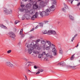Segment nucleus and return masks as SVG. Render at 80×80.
Here are the masks:
<instances>
[{
  "label": "nucleus",
  "instance_id": "nucleus-1",
  "mask_svg": "<svg viewBox=\"0 0 80 80\" xmlns=\"http://www.w3.org/2000/svg\"><path fill=\"white\" fill-rule=\"evenodd\" d=\"M27 47L28 48L27 52L29 54H31L32 53V51L34 50H40V47H38V45L37 43L34 45L33 46L32 45L28 44Z\"/></svg>",
  "mask_w": 80,
  "mask_h": 80
},
{
  "label": "nucleus",
  "instance_id": "nucleus-2",
  "mask_svg": "<svg viewBox=\"0 0 80 80\" xmlns=\"http://www.w3.org/2000/svg\"><path fill=\"white\" fill-rule=\"evenodd\" d=\"M50 9H47L45 10V11H42V12H40V16L42 17L43 16H45V15H48L50 12Z\"/></svg>",
  "mask_w": 80,
  "mask_h": 80
},
{
  "label": "nucleus",
  "instance_id": "nucleus-3",
  "mask_svg": "<svg viewBox=\"0 0 80 80\" xmlns=\"http://www.w3.org/2000/svg\"><path fill=\"white\" fill-rule=\"evenodd\" d=\"M54 47L55 45L53 44H52V46H48V44H46V45L42 46V48H45L46 50H49L52 47L53 48Z\"/></svg>",
  "mask_w": 80,
  "mask_h": 80
},
{
  "label": "nucleus",
  "instance_id": "nucleus-4",
  "mask_svg": "<svg viewBox=\"0 0 80 80\" xmlns=\"http://www.w3.org/2000/svg\"><path fill=\"white\" fill-rule=\"evenodd\" d=\"M3 11L4 13H5V14H6V15L12 14V11L10 9L4 8L3 9Z\"/></svg>",
  "mask_w": 80,
  "mask_h": 80
},
{
  "label": "nucleus",
  "instance_id": "nucleus-5",
  "mask_svg": "<svg viewBox=\"0 0 80 80\" xmlns=\"http://www.w3.org/2000/svg\"><path fill=\"white\" fill-rule=\"evenodd\" d=\"M48 22H49V21H45L43 22L39 23V26H40V27H41V28H42L43 26H45V25H46L47 24H48Z\"/></svg>",
  "mask_w": 80,
  "mask_h": 80
},
{
  "label": "nucleus",
  "instance_id": "nucleus-6",
  "mask_svg": "<svg viewBox=\"0 0 80 80\" xmlns=\"http://www.w3.org/2000/svg\"><path fill=\"white\" fill-rule=\"evenodd\" d=\"M57 35V32L53 30H49L48 31V35Z\"/></svg>",
  "mask_w": 80,
  "mask_h": 80
},
{
  "label": "nucleus",
  "instance_id": "nucleus-7",
  "mask_svg": "<svg viewBox=\"0 0 80 80\" xmlns=\"http://www.w3.org/2000/svg\"><path fill=\"white\" fill-rule=\"evenodd\" d=\"M6 66L9 67H11V68H13V67H14V65L9 62H6Z\"/></svg>",
  "mask_w": 80,
  "mask_h": 80
},
{
  "label": "nucleus",
  "instance_id": "nucleus-8",
  "mask_svg": "<svg viewBox=\"0 0 80 80\" xmlns=\"http://www.w3.org/2000/svg\"><path fill=\"white\" fill-rule=\"evenodd\" d=\"M38 12H36L35 13V14L31 17V20H35V18H37V17H38Z\"/></svg>",
  "mask_w": 80,
  "mask_h": 80
},
{
  "label": "nucleus",
  "instance_id": "nucleus-9",
  "mask_svg": "<svg viewBox=\"0 0 80 80\" xmlns=\"http://www.w3.org/2000/svg\"><path fill=\"white\" fill-rule=\"evenodd\" d=\"M9 35H10V37H11V38H15V37H16L15 34L12 32H10L9 33Z\"/></svg>",
  "mask_w": 80,
  "mask_h": 80
},
{
  "label": "nucleus",
  "instance_id": "nucleus-10",
  "mask_svg": "<svg viewBox=\"0 0 80 80\" xmlns=\"http://www.w3.org/2000/svg\"><path fill=\"white\" fill-rule=\"evenodd\" d=\"M45 3L43 1H42L38 5V7H39V8L44 7H45Z\"/></svg>",
  "mask_w": 80,
  "mask_h": 80
},
{
  "label": "nucleus",
  "instance_id": "nucleus-11",
  "mask_svg": "<svg viewBox=\"0 0 80 80\" xmlns=\"http://www.w3.org/2000/svg\"><path fill=\"white\" fill-rule=\"evenodd\" d=\"M64 8L65 9H64V8H62V10L63 12H65L66 10H68V7L67 4H65V3H64Z\"/></svg>",
  "mask_w": 80,
  "mask_h": 80
},
{
  "label": "nucleus",
  "instance_id": "nucleus-12",
  "mask_svg": "<svg viewBox=\"0 0 80 80\" xmlns=\"http://www.w3.org/2000/svg\"><path fill=\"white\" fill-rule=\"evenodd\" d=\"M46 56L47 57H49V58H53V56H52V54L50 53H48L47 54H46Z\"/></svg>",
  "mask_w": 80,
  "mask_h": 80
},
{
  "label": "nucleus",
  "instance_id": "nucleus-13",
  "mask_svg": "<svg viewBox=\"0 0 80 80\" xmlns=\"http://www.w3.org/2000/svg\"><path fill=\"white\" fill-rule=\"evenodd\" d=\"M41 43L42 45V46H44V45H46V41H45L44 40H41Z\"/></svg>",
  "mask_w": 80,
  "mask_h": 80
},
{
  "label": "nucleus",
  "instance_id": "nucleus-14",
  "mask_svg": "<svg viewBox=\"0 0 80 80\" xmlns=\"http://www.w3.org/2000/svg\"><path fill=\"white\" fill-rule=\"evenodd\" d=\"M30 13L32 15H33L35 12V11L34 9H31L29 11Z\"/></svg>",
  "mask_w": 80,
  "mask_h": 80
},
{
  "label": "nucleus",
  "instance_id": "nucleus-15",
  "mask_svg": "<svg viewBox=\"0 0 80 80\" xmlns=\"http://www.w3.org/2000/svg\"><path fill=\"white\" fill-rule=\"evenodd\" d=\"M30 3L31 5H33L34 6V5H36V4H37V2L35 1H32L30 2Z\"/></svg>",
  "mask_w": 80,
  "mask_h": 80
},
{
  "label": "nucleus",
  "instance_id": "nucleus-16",
  "mask_svg": "<svg viewBox=\"0 0 80 80\" xmlns=\"http://www.w3.org/2000/svg\"><path fill=\"white\" fill-rule=\"evenodd\" d=\"M46 44L48 43V45L52 46V43H51V42L49 41L46 40Z\"/></svg>",
  "mask_w": 80,
  "mask_h": 80
},
{
  "label": "nucleus",
  "instance_id": "nucleus-17",
  "mask_svg": "<svg viewBox=\"0 0 80 80\" xmlns=\"http://www.w3.org/2000/svg\"><path fill=\"white\" fill-rule=\"evenodd\" d=\"M37 50L38 49H35L34 50H33V53L34 54H39V53H40V52L38 51H36V50Z\"/></svg>",
  "mask_w": 80,
  "mask_h": 80
},
{
  "label": "nucleus",
  "instance_id": "nucleus-18",
  "mask_svg": "<svg viewBox=\"0 0 80 80\" xmlns=\"http://www.w3.org/2000/svg\"><path fill=\"white\" fill-rule=\"evenodd\" d=\"M58 65L61 66H64L65 65V62H59L58 64Z\"/></svg>",
  "mask_w": 80,
  "mask_h": 80
},
{
  "label": "nucleus",
  "instance_id": "nucleus-19",
  "mask_svg": "<svg viewBox=\"0 0 80 80\" xmlns=\"http://www.w3.org/2000/svg\"><path fill=\"white\" fill-rule=\"evenodd\" d=\"M28 15L26 14H24L22 17V20H24L26 18H27V16Z\"/></svg>",
  "mask_w": 80,
  "mask_h": 80
},
{
  "label": "nucleus",
  "instance_id": "nucleus-20",
  "mask_svg": "<svg viewBox=\"0 0 80 80\" xmlns=\"http://www.w3.org/2000/svg\"><path fill=\"white\" fill-rule=\"evenodd\" d=\"M19 10L20 12H24L25 11V8H20L19 9Z\"/></svg>",
  "mask_w": 80,
  "mask_h": 80
},
{
  "label": "nucleus",
  "instance_id": "nucleus-21",
  "mask_svg": "<svg viewBox=\"0 0 80 80\" xmlns=\"http://www.w3.org/2000/svg\"><path fill=\"white\" fill-rule=\"evenodd\" d=\"M0 27L2 28H4V29H7V27L6 26L3 25L2 24H0Z\"/></svg>",
  "mask_w": 80,
  "mask_h": 80
},
{
  "label": "nucleus",
  "instance_id": "nucleus-22",
  "mask_svg": "<svg viewBox=\"0 0 80 80\" xmlns=\"http://www.w3.org/2000/svg\"><path fill=\"white\" fill-rule=\"evenodd\" d=\"M51 48H52V52H53V53L54 52H57V50H56V49L55 48V46L54 47H52V48L51 47Z\"/></svg>",
  "mask_w": 80,
  "mask_h": 80
},
{
  "label": "nucleus",
  "instance_id": "nucleus-23",
  "mask_svg": "<svg viewBox=\"0 0 80 80\" xmlns=\"http://www.w3.org/2000/svg\"><path fill=\"white\" fill-rule=\"evenodd\" d=\"M51 11H54V10H55V6L52 5L51 7Z\"/></svg>",
  "mask_w": 80,
  "mask_h": 80
},
{
  "label": "nucleus",
  "instance_id": "nucleus-24",
  "mask_svg": "<svg viewBox=\"0 0 80 80\" xmlns=\"http://www.w3.org/2000/svg\"><path fill=\"white\" fill-rule=\"evenodd\" d=\"M42 33L43 34H48V31L47 30H44L43 31Z\"/></svg>",
  "mask_w": 80,
  "mask_h": 80
},
{
  "label": "nucleus",
  "instance_id": "nucleus-25",
  "mask_svg": "<svg viewBox=\"0 0 80 80\" xmlns=\"http://www.w3.org/2000/svg\"><path fill=\"white\" fill-rule=\"evenodd\" d=\"M69 18L70 20H74V18L73 17L72 15H69Z\"/></svg>",
  "mask_w": 80,
  "mask_h": 80
},
{
  "label": "nucleus",
  "instance_id": "nucleus-26",
  "mask_svg": "<svg viewBox=\"0 0 80 80\" xmlns=\"http://www.w3.org/2000/svg\"><path fill=\"white\" fill-rule=\"evenodd\" d=\"M31 6V5H30V3L28 4H27L26 6V8H29L30 7V6Z\"/></svg>",
  "mask_w": 80,
  "mask_h": 80
},
{
  "label": "nucleus",
  "instance_id": "nucleus-27",
  "mask_svg": "<svg viewBox=\"0 0 80 80\" xmlns=\"http://www.w3.org/2000/svg\"><path fill=\"white\" fill-rule=\"evenodd\" d=\"M43 54H40L38 56V58H42L43 57Z\"/></svg>",
  "mask_w": 80,
  "mask_h": 80
},
{
  "label": "nucleus",
  "instance_id": "nucleus-28",
  "mask_svg": "<svg viewBox=\"0 0 80 80\" xmlns=\"http://www.w3.org/2000/svg\"><path fill=\"white\" fill-rule=\"evenodd\" d=\"M38 6H37V5H34L33 6V8L34 9H37V8H38Z\"/></svg>",
  "mask_w": 80,
  "mask_h": 80
},
{
  "label": "nucleus",
  "instance_id": "nucleus-29",
  "mask_svg": "<svg viewBox=\"0 0 80 80\" xmlns=\"http://www.w3.org/2000/svg\"><path fill=\"white\" fill-rule=\"evenodd\" d=\"M23 34V28H22L19 32L20 35H22Z\"/></svg>",
  "mask_w": 80,
  "mask_h": 80
},
{
  "label": "nucleus",
  "instance_id": "nucleus-30",
  "mask_svg": "<svg viewBox=\"0 0 80 80\" xmlns=\"http://www.w3.org/2000/svg\"><path fill=\"white\" fill-rule=\"evenodd\" d=\"M25 65L26 67H28L30 65V64H28V62H26L25 63Z\"/></svg>",
  "mask_w": 80,
  "mask_h": 80
},
{
  "label": "nucleus",
  "instance_id": "nucleus-31",
  "mask_svg": "<svg viewBox=\"0 0 80 80\" xmlns=\"http://www.w3.org/2000/svg\"><path fill=\"white\" fill-rule=\"evenodd\" d=\"M29 12V10H28L25 9V10L24 12H25V13H28V12Z\"/></svg>",
  "mask_w": 80,
  "mask_h": 80
},
{
  "label": "nucleus",
  "instance_id": "nucleus-32",
  "mask_svg": "<svg viewBox=\"0 0 80 80\" xmlns=\"http://www.w3.org/2000/svg\"><path fill=\"white\" fill-rule=\"evenodd\" d=\"M52 0V1H53V3H52V4H55L56 3V0Z\"/></svg>",
  "mask_w": 80,
  "mask_h": 80
},
{
  "label": "nucleus",
  "instance_id": "nucleus-33",
  "mask_svg": "<svg viewBox=\"0 0 80 80\" xmlns=\"http://www.w3.org/2000/svg\"><path fill=\"white\" fill-rule=\"evenodd\" d=\"M19 22H20V21L18 20H16L15 22V24H17V23H19Z\"/></svg>",
  "mask_w": 80,
  "mask_h": 80
},
{
  "label": "nucleus",
  "instance_id": "nucleus-34",
  "mask_svg": "<svg viewBox=\"0 0 80 80\" xmlns=\"http://www.w3.org/2000/svg\"><path fill=\"white\" fill-rule=\"evenodd\" d=\"M74 55H72L71 57V60H73V59H74Z\"/></svg>",
  "mask_w": 80,
  "mask_h": 80
},
{
  "label": "nucleus",
  "instance_id": "nucleus-35",
  "mask_svg": "<svg viewBox=\"0 0 80 80\" xmlns=\"http://www.w3.org/2000/svg\"><path fill=\"white\" fill-rule=\"evenodd\" d=\"M42 54L43 56V55H45L46 56V55H47V54H46V53H45V52H43Z\"/></svg>",
  "mask_w": 80,
  "mask_h": 80
},
{
  "label": "nucleus",
  "instance_id": "nucleus-36",
  "mask_svg": "<svg viewBox=\"0 0 80 80\" xmlns=\"http://www.w3.org/2000/svg\"><path fill=\"white\" fill-rule=\"evenodd\" d=\"M11 52H12V50H9L7 52V53H10Z\"/></svg>",
  "mask_w": 80,
  "mask_h": 80
},
{
  "label": "nucleus",
  "instance_id": "nucleus-37",
  "mask_svg": "<svg viewBox=\"0 0 80 80\" xmlns=\"http://www.w3.org/2000/svg\"><path fill=\"white\" fill-rule=\"evenodd\" d=\"M34 68H35V69H37L38 67L37 66H34Z\"/></svg>",
  "mask_w": 80,
  "mask_h": 80
},
{
  "label": "nucleus",
  "instance_id": "nucleus-38",
  "mask_svg": "<svg viewBox=\"0 0 80 80\" xmlns=\"http://www.w3.org/2000/svg\"><path fill=\"white\" fill-rule=\"evenodd\" d=\"M39 42H40V39H38L36 41V42L37 43H38Z\"/></svg>",
  "mask_w": 80,
  "mask_h": 80
},
{
  "label": "nucleus",
  "instance_id": "nucleus-39",
  "mask_svg": "<svg viewBox=\"0 0 80 80\" xmlns=\"http://www.w3.org/2000/svg\"><path fill=\"white\" fill-rule=\"evenodd\" d=\"M28 73H33V72H32V71H30V70H28Z\"/></svg>",
  "mask_w": 80,
  "mask_h": 80
},
{
  "label": "nucleus",
  "instance_id": "nucleus-40",
  "mask_svg": "<svg viewBox=\"0 0 80 80\" xmlns=\"http://www.w3.org/2000/svg\"><path fill=\"white\" fill-rule=\"evenodd\" d=\"M21 8H24V7H25V5H21Z\"/></svg>",
  "mask_w": 80,
  "mask_h": 80
},
{
  "label": "nucleus",
  "instance_id": "nucleus-41",
  "mask_svg": "<svg viewBox=\"0 0 80 80\" xmlns=\"http://www.w3.org/2000/svg\"><path fill=\"white\" fill-rule=\"evenodd\" d=\"M25 37V35L24 34H22L21 36V38H23V37Z\"/></svg>",
  "mask_w": 80,
  "mask_h": 80
},
{
  "label": "nucleus",
  "instance_id": "nucleus-42",
  "mask_svg": "<svg viewBox=\"0 0 80 80\" xmlns=\"http://www.w3.org/2000/svg\"><path fill=\"white\" fill-rule=\"evenodd\" d=\"M59 53H60V54H62V53H63V51H62V50H60L59 51Z\"/></svg>",
  "mask_w": 80,
  "mask_h": 80
},
{
  "label": "nucleus",
  "instance_id": "nucleus-43",
  "mask_svg": "<svg viewBox=\"0 0 80 80\" xmlns=\"http://www.w3.org/2000/svg\"><path fill=\"white\" fill-rule=\"evenodd\" d=\"M74 39H75V37H72V38L71 39V41L73 42V40H74Z\"/></svg>",
  "mask_w": 80,
  "mask_h": 80
},
{
  "label": "nucleus",
  "instance_id": "nucleus-44",
  "mask_svg": "<svg viewBox=\"0 0 80 80\" xmlns=\"http://www.w3.org/2000/svg\"><path fill=\"white\" fill-rule=\"evenodd\" d=\"M40 73V71H38L36 73V75H38V74H39Z\"/></svg>",
  "mask_w": 80,
  "mask_h": 80
},
{
  "label": "nucleus",
  "instance_id": "nucleus-45",
  "mask_svg": "<svg viewBox=\"0 0 80 80\" xmlns=\"http://www.w3.org/2000/svg\"><path fill=\"white\" fill-rule=\"evenodd\" d=\"M39 27V25H37L35 28L34 29H37V28H38V27Z\"/></svg>",
  "mask_w": 80,
  "mask_h": 80
},
{
  "label": "nucleus",
  "instance_id": "nucleus-46",
  "mask_svg": "<svg viewBox=\"0 0 80 80\" xmlns=\"http://www.w3.org/2000/svg\"><path fill=\"white\" fill-rule=\"evenodd\" d=\"M33 38V36H31L29 37V38H30V39Z\"/></svg>",
  "mask_w": 80,
  "mask_h": 80
},
{
  "label": "nucleus",
  "instance_id": "nucleus-47",
  "mask_svg": "<svg viewBox=\"0 0 80 80\" xmlns=\"http://www.w3.org/2000/svg\"><path fill=\"white\" fill-rule=\"evenodd\" d=\"M80 2H79L78 4H77V6L78 7V6H80Z\"/></svg>",
  "mask_w": 80,
  "mask_h": 80
},
{
  "label": "nucleus",
  "instance_id": "nucleus-48",
  "mask_svg": "<svg viewBox=\"0 0 80 80\" xmlns=\"http://www.w3.org/2000/svg\"><path fill=\"white\" fill-rule=\"evenodd\" d=\"M74 0H71V4H72V3H73V2Z\"/></svg>",
  "mask_w": 80,
  "mask_h": 80
},
{
  "label": "nucleus",
  "instance_id": "nucleus-49",
  "mask_svg": "<svg viewBox=\"0 0 80 80\" xmlns=\"http://www.w3.org/2000/svg\"><path fill=\"white\" fill-rule=\"evenodd\" d=\"M57 52H54V55H57Z\"/></svg>",
  "mask_w": 80,
  "mask_h": 80
},
{
  "label": "nucleus",
  "instance_id": "nucleus-50",
  "mask_svg": "<svg viewBox=\"0 0 80 80\" xmlns=\"http://www.w3.org/2000/svg\"><path fill=\"white\" fill-rule=\"evenodd\" d=\"M34 30V28L32 29L31 30L30 32H32V31H33Z\"/></svg>",
  "mask_w": 80,
  "mask_h": 80
},
{
  "label": "nucleus",
  "instance_id": "nucleus-51",
  "mask_svg": "<svg viewBox=\"0 0 80 80\" xmlns=\"http://www.w3.org/2000/svg\"><path fill=\"white\" fill-rule=\"evenodd\" d=\"M28 63H33L31 62V61H28Z\"/></svg>",
  "mask_w": 80,
  "mask_h": 80
},
{
  "label": "nucleus",
  "instance_id": "nucleus-52",
  "mask_svg": "<svg viewBox=\"0 0 80 80\" xmlns=\"http://www.w3.org/2000/svg\"><path fill=\"white\" fill-rule=\"evenodd\" d=\"M25 77L26 78V79H25V80H27V76L26 75H25Z\"/></svg>",
  "mask_w": 80,
  "mask_h": 80
},
{
  "label": "nucleus",
  "instance_id": "nucleus-53",
  "mask_svg": "<svg viewBox=\"0 0 80 80\" xmlns=\"http://www.w3.org/2000/svg\"><path fill=\"white\" fill-rule=\"evenodd\" d=\"M77 34H76L74 36V38H75V37H77Z\"/></svg>",
  "mask_w": 80,
  "mask_h": 80
},
{
  "label": "nucleus",
  "instance_id": "nucleus-54",
  "mask_svg": "<svg viewBox=\"0 0 80 80\" xmlns=\"http://www.w3.org/2000/svg\"><path fill=\"white\" fill-rule=\"evenodd\" d=\"M43 72V69H41V70L40 72Z\"/></svg>",
  "mask_w": 80,
  "mask_h": 80
},
{
  "label": "nucleus",
  "instance_id": "nucleus-55",
  "mask_svg": "<svg viewBox=\"0 0 80 80\" xmlns=\"http://www.w3.org/2000/svg\"><path fill=\"white\" fill-rule=\"evenodd\" d=\"M23 2H26V1H27V0H22Z\"/></svg>",
  "mask_w": 80,
  "mask_h": 80
},
{
  "label": "nucleus",
  "instance_id": "nucleus-56",
  "mask_svg": "<svg viewBox=\"0 0 80 80\" xmlns=\"http://www.w3.org/2000/svg\"><path fill=\"white\" fill-rule=\"evenodd\" d=\"M77 67V66H72V67H74V68L76 67Z\"/></svg>",
  "mask_w": 80,
  "mask_h": 80
},
{
  "label": "nucleus",
  "instance_id": "nucleus-57",
  "mask_svg": "<svg viewBox=\"0 0 80 80\" xmlns=\"http://www.w3.org/2000/svg\"><path fill=\"white\" fill-rule=\"evenodd\" d=\"M20 44H21V43H20V42H19V43H18V45H20Z\"/></svg>",
  "mask_w": 80,
  "mask_h": 80
},
{
  "label": "nucleus",
  "instance_id": "nucleus-58",
  "mask_svg": "<svg viewBox=\"0 0 80 80\" xmlns=\"http://www.w3.org/2000/svg\"><path fill=\"white\" fill-rule=\"evenodd\" d=\"M78 44L77 46L76 47L78 48Z\"/></svg>",
  "mask_w": 80,
  "mask_h": 80
},
{
  "label": "nucleus",
  "instance_id": "nucleus-59",
  "mask_svg": "<svg viewBox=\"0 0 80 80\" xmlns=\"http://www.w3.org/2000/svg\"><path fill=\"white\" fill-rule=\"evenodd\" d=\"M38 72H40V69H38Z\"/></svg>",
  "mask_w": 80,
  "mask_h": 80
},
{
  "label": "nucleus",
  "instance_id": "nucleus-60",
  "mask_svg": "<svg viewBox=\"0 0 80 80\" xmlns=\"http://www.w3.org/2000/svg\"><path fill=\"white\" fill-rule=\"evenodd\" d=\"M23 2H21V4H22Z\"/></svg>",
  "mask_w": 80,
  "mask_h": 80
},
{
  "label": "nucleus",
  "instance_id": "nucleus-61",
  "mask_svg": "<svg viewBox=\"0 0 80 80\" xmlns=\"http://www.w3.org/2000/svg\"><path fill=\"white\" fill-rule=\"evenodd\" d=\"M64 8V10H65V8Z\"/></svg>",
  "mask_w": 80,
  "mask_h": 80
},
{
  "label": "nucleus",
  "instance_id": "nucleus-62",
  "mask_svg": "<svg viewBox=\"0 0 80 80\" xmlns=\"http://www.w3.org/2000/svg\"><path fill=\"white\" fill-rule=\"evenodd\" d=\"M33 0H30V2H31V1H32Z\"/></svg>",
  "mask_w": 80,
  "mask_h": 80
},
{
  "label": "nucleus",
  "instance_id": "nucleus-63",
  "mask_svg": "<svg viewBox=\"0 0 80 80\" xmlns=\"http://www.w3.org/2000/svg\"><path fill=\"white\" fill-rule=\"evenodd\" d=\"M75 1H78V0H75Z\"/></svg>",
  "mask_w": 80,
  "mask_h": 80
},
{
  "label": "nucleus",
  "instance_id": "nucleus-64",
  "mask_svg": "<svg viewBox=\"0 0 80 80\" xmlns=\"http://www.w3.org/2000/svg\"><path fill=\"white\" fill-rule=\"evenodd\" d=\"M73 65H74V64H73Z\"/></svg>",
  "mask_w": 80,
  "mask_h": 80
}]
</instances>
